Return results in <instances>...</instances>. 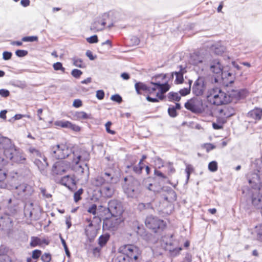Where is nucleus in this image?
<instances>
[{"instance_id":"obj_1","label":"nucleus","mask_w":262,"mask_h":262,"mask_svg":"<svg viewBox=\"0 0 262 262\" xmlns=\"http://www.w3.org/2000/svg\"><path fill=\"white\" fill-rule=\"evenodd\" d=\"M67 168H70L78 174H82L84 168L80 162H88L90 159V154L82 150L78 146L69 147L67 145Z\"/></svg>"},{"instance_id":"obj_2","label":"nucleus","mask_w":262,"mask_h":262,"mask_svg":"<svg viewBox=\"0 0 262 262\" xmlns=\"http://www.w3.org/2000/svg\"><path fill=\"white\" fill-rule=\"evenodd\" d=\"M3 143L0 149L3 150L4 155L7 159L17 163H24L25 161L26 158L24 157L19 149L12 143L10 139L7 138Z\"/></svg>"},{"instance_id":"obj_3","label":"nucleus","mask_w":262,"mask_h":262,"mask_svg":"<svg viewBox=\"0 0 262 262\" xmlns=\"http://www.w3.org/2000/svg\"><path fill=\"white\" fill-rule=\"evenodd\" d=\"M206 98L209 103L215 106L226 104L232 101L229 95L218 87L208 90Z\"/></svg>"},{"instance_id":"obj_4","label":"nucleus","mask_w":262,"mask_h":262,"mask_svg":"<svg viewBox=\"0 0 262 262\" xmlns=\"http://www.w3.org/2000/svg\"><path fill=\"white\" fill-rule=\"evenodd\" d=\"M99 211V213H105L114 217H120L124 212V209L121 202L114 199L108 202L107 207L100 205Z\"/></svg>"},{"instance_id":"obj_5","label":"nucleus","mask_w":262,"mask_h":262,"mask_svg":"<svg viewBox=\"0 0 262 262\" xmlns=\"http://www.w3.org/2000/svg\"><path fill=\"white\" fill-rule=\"evenodd\" d=\"M243 208L249 213L253 211L254 209H260L262 215V197L259 196L253 191L246 196L245 202L243 203Z\"/></svg>"},{"instance_id":"obj_6","label":"nucleus","mask_w":262,"mask_h":262,"mask_svg":"<svg viewBox=\"0 0 262 262\" xmlns=\"http://www.w3.org/2000/svg\"><path fill=\"white\" fill-rule=\"evenodd\" d=\"M184 107L192 113L199 115L205 111L207 105L201 98L193 97L185 103Z\"/></svg>"},{"instance_id":"obj_7","label":"nucleus","mask_w":262,"mask_h":262,"mask_svg":"<svg viewBox=\"0 0 262 262\" xmlns=\"http://www.w3.org/2000/svg\"><path fill=\"white\" fill-rule=\"evenodd\" d=\"M145 224L147 228L155 233H160L165 229L166 224L163 220L152 215L146 217Z\"/></svg>"},{"instance_id":"obj_8","label":"nucleus","mask_w":262,"mask_h":262,"mask_svg":"<svg viewBox=\"0 0 262 262\" xmlns=\"http://www.w3.org/2000/svg\"><path fill=\"white\" fill-rule=\"evenodd\" d=\"M118 252L127 255L132 260V262H133V260L137 261L142 254V251L140 248L132 244L121 246L118 249Z\"/></svg>"},{"instance_id":"obj_9","label":"nucleus","mask_w":262,"mask_h":262,"mask_svg":"<svg viewBox=\"0 0 262 262\" xmlns=\"http://www.w3.org/2000/svg\"><path fill=\"white\" fill-rule=\"evenodd\" d=\"M100 216L103 217L102 230L115 231L123 222L120 217H114L105 213H100Z\"/></svg>"},{"instance_id":"obj_10","label":"nucleus","mask_w":262,"mask_h":262,"mask_svg":"<svg viewBox=\"0 0 262 262\" xmlns=\"http://www.w3.org/2000/svg\"><path fill=\"white\" fill-rule=\"evenodd\" d=\"M141 184L135 179H133L123 186L124 193L127 197L137 198L141 193Z\"/></svg>"},{"instance_id":"obj_11","label":"nucleus","mask_w":262,"mask_h":262,"mask_svg":"<svg viewBox=\"0 0 262 262\" xmlns=\"http://www.w3.org/2000/svg\"><path fill=\"white\" fill-rule=\"evenodd\" d=\"M78 180V179H76L74 174L72 176L67 174V188L72 192H74L73 197L75 203H77L82 199L81 195L83 193V189L82 188L76 191Z\"/></svg>"},{"instance_id":"obj_12","label":"nucleus","mask_w":262,"mask_h":262,"mask_svg":"<svg viewBox=\"0 0 262 262\" xmlns=\"http://www.w3.org/2000/svg\"><path fill=\"white\" fill-rule=\"evenodd\" d=\"M65 172L66 162L64 160H59L54 163L52 169V174L55 177L56 181L61 177V179L59 180V183L64 186H66V182L63 180L65 177H62V176Z\"/></svg>"},{"instance_id":"obj_13","label":"nucleus","mask_w":262,"mask_h":262,"mask_svg":"<svg viewBox=\"0 0 262 262\" xmlns=\"http://www.w3.org/2000/svg\"><path fill=\"white\" fill-rule=\"evenodd\" d=\"M207 86V82L205 77L199 76L194 82L192 87V93L194 97H198L203 95Z\"/></svg>"},{"instance_id":"obj_14","label":"nucleus","mask_w":262,"mask_h":262,"mask_svg":"<svg viewBox=\"0 0 262 262\" xmlns=\"http://www.w3.org/2000/svg\"><path fill=\"white\" fill-rule=\"evenodd\" d=\"M128 161L129 163L127 164V162L125 163V172L126 173L132 174L135 173L137 175H140L142 173L141 167L137 166L136 164L137 162V157L136 156H129Z\"/></svg>"},{"instance_id":"obj_15","label":"nucleus","mask_w":262,"mask_h":262,"mask_svg":"<svg viewBox=\"0 0 262 262\" xmlns=\"http://www.w3.org/2000/svg\"><path fill=\"white\" fill-rule=\"evenodd\" d=\"M235 71L230 67L227 66L224 67V70L219 79H222L224 82L229 84L233 83L235 79Z\"/></svg>"},{"instance_id":"obj_16","label":"nucleus","mask_w":262,"mask_h":262,"mask_svg":"<svg viewBox=\"0 0 262 262\" xmlns=\"http://www.w3.org/2000/svg\"><path fill=\"white\" fill-rule=\"evenodd\" d=\"M107 15H101L97 17L90 26V30L94 32L101 31L105 28L106 18Z\"/></svg>"},{"instance_id":"obj_17","label":"nucleus","mask_w":262,"mask_h":262,"mask_svg":"<svg viewBox=\"0 0 262 262\" xmlns=\"http://www.w3.org/2000/svg\"><path fill=\"white\" fill-rule=\"evenodd\" d=\"M210 69L211 71L216 74L214 79L215 81H217L223 73L224 67L222 65L219 59H215L211 62Z\"/></svg>"},{"instance_id":"obj_18","label":"nucleus","mask_w":262,"mask_h":262,"mask_svg":"<svg viewBox=\"0 0 262 262\" xmlns=\"http://www.w3.org/2000/svg\"><path fill=\"white\" fill-rule=\"evenodd\" d=\"M154 175L155 177L153 178L154 180L158 182L159 185L169 184L176 188V185H173V183L169 180L168 178L160 170L155 169L154 170Z\"/></svg>"},{"instance_id":"obj_19","label":"nucleus","mask_w":262,"mask_h":262,"mask_svg":"<svg viewBox=\"0 0 262 262\" xmlns=\"http://www.w3.org/2000/svg\"><path fill=\"white\" fill-rule=\"evenodd\" d=\"M256 179H249L248 183L253 189L252 191L262 197V182L259 183V176L255 174Z\"/></svg>"},{"instance_id":"obj_20","label":"nucleus","mask_w":262,"mask_h":262,"mask_svg":"<svg viewBox=\"0 0 262 262\" xmlns=\"http://www.w3.org/2000/svg\"><path fill=\"white\" fill-rule=\"evenodd\" d=\"M135 89L138 95H142L143 93H148V94H151L154 93L152 91V85L149 86L144 82L138 81L135 84Z\"/></svg>"},{"instance_id":"obj_21","label":"nucleus","mask_w":262,"mask_h":262,"mask_svg":"<svg viewBox=\"0 0 262 262\" xmlns=\"http://www.w3.org/2000/svg\"><path fill=\"white\" fill-rule=\"evenodd\" d=\"M34 164L37 166L41 172H45L48 166L47 158L42 154L35 157Z\"/></svg>"},{"instance_id":"obj_22","label":"nucleus","mask_w":262,"mask_h":262,"mask_svg":"<svg viewBox=\"0 0 262 262\" xmlns=\"http://www.w3.org/2000/svg\"><path fill=\"white\" fill-rule=\"evenodd\" d=\"M170 89V85L168 83V80H165L163 82H162V81H157L155 80L151 90L154 91V92L158 90L165 93L168 92Z\"/></svg>"},{"instance_id":"obj_23","label":"nucleus","mask_w":262,"mask_h":262,"mask_svg":"<svg viewBox=\"0 0 262 262\" xmlns=\"http://www.w3.org/2000/svg\"><path fill=\"white\" fill-rule=\"evenodd\" d=\"M248 94L249 91L247 89L244 88L239 90H233L229 95V97H230V99L235 98L239 100L246 98Z\"/></svg>"},{"instance_id":"obj_24","label":"nucleus","mask_w":262,"mask_h":262,"mask_svg":"<svg viewBox=\"0 0 262 262\" xmlns=\"http://www.w3.org/2000/svg\"><path fill=\"white\" fill-rule=\"evenodd\" d=\"M49 244L50 241L48 238H40L37 236H32L31 237L30 246L31 247H42L43 245L47 246Z\"/></svg>"},{"instance_id":"obj_25","label":"nucleus","mask_w":262,"mask_h":262,"mask_svg":"<svg viewBox=\"0 0 262 262\" xmlns=\"http://www.w3.org/2000/svg\"><path fill=\"white\" fill-rule=\"evenodd\" d=\"M64 145H57L53 147V156L60 160H64L65 158Z\"/></svg>"},{"instance_id":"obj_26","label":"nucleus","mask_w":262,"mask_h":262,"mask_svg":"<svg viewBox=\"0 0 262 262\" xmlns=\"http://www.w3.org/2000/svg\"><path fill=\"white\" fill-rule=\"evenodd\" d=\"M219 112L226 118L234 116L236 113L235 108L229 105L224 106L219 110Z\"/></svg>"},{"instance_id":"obj_27","label":"nucleus","mask_w":262,"mask_h":262,"mask_svg":"<svg viewBox=\"0 0 262 262\" xmlns=\"http://www.w3.org/2000/svg\"><path fill=\"white\" fill-rule=\"evenodd\" d=\"M180 70L179 71H174L173 73L174 75H176V78L174 81V83L176 84H181L183 83L184 80L183 75L186 72L185 67H184L182 65H180L179 66Z\"/></svg>"},{"instance_id":"obj_28","label":"nucleus","mask_w":262,"mask_h":262,"mask_svg":"<svg viewBox=\"0 0 262 262\" xmlns=\"http://www.w3.org/2000/svg\"><path fill=\"white\" fill-rule=\"evenodd\" d=\"M189 63L194 66L203 62V58L199 52H193L190 55Z\"/></svg>"},{"instance_id":"obj_29","label":"nucleus","mask_w":262,"mask_h":262,"mask_svg":"<svg viewBox=\"0 0 262 262\" xmlns=\"http://www.w3.org/2000/svg\"><path fill=\"white\" fill-rule=\"evenodd\" d=\"M98 230L97 227L94 226L92 228L85 229V233L90 243L94 242L95 238L97 236Z\"/></svg>"},{"instance_id":"obj_30","label":"nucleus","mask_w":262,"mask_h":262,"mask_svg":"<svg viewBox=\"0 0 262 262\" xmlns=\"http://www.w3.org/2000/svg\"><path fill=\"white\" fill-rule=\"evenodd\" d=\"M8 249L2 245L0 246V262H12L11 257L8 255Z\"/></svg>"},{"instance_id":"obj_31","label":"nucleus","mask_w":262,"mask_h":262,"mask_svg":"<svg viewBox=\"0 0 262 262\" xmlns=\"http://www.w3.org/2000/svg\"><path fill=\"white\" fill-rule=\"evenodd\" d=\"M248 116L255 120H259L262 117V108L256 107L248 113Z\"/></svg>"},{"instance_id":"obj_32","label":"nucleus","mask_w":262,"mask_h":262,"mask_svg":"<svg viewBox=\"0 0 262 262\" xmlns=\"http://www.w3.org/2000/svg\"><path fill=\"white\" fill-rule=\"evenodd\" d=\"M227 122L225 118L218 117L216 118V122H212V128L215 130L222 129L224 127V124Z\"/></svg>"},{"instance_id":"obj_33","label":"nucleus","mask_w":262,"mask_h":262,"mask_svg":"<svg viewBox=\"0 0 262 262\" xmlns=\"http://www.w3.org/2000/svg\"><path fill=\"white\" fill-rule=\"evenodd\" d=\"M100 191L101 195L105 198H111L114 194V190L108 185L102 187Z\"/></svg>"},{"instance_id":"obj_34","label":"nucleus","mask_w":262,"mask_h":262,"mask_svg":"<svg viewBox=\"0 0 262 262\" xmlns=\"http://www.w3.org/2000/svg\"><path fill=\"white\" fill-rule=\"evenodd\" d=\"M72 61V64L74 66L79 68L81 69H84L86 67L85 63H84L81 58H78L76 56H74L71 58Z\"/></svg>"},{"instance_id":"obj_35","label":"nucleus","mask_w":262,"mask_h":262,"mask_svg":"<svg viewBox=\"0 0 262 262\" xmlns=\"http://www.w3.org/2000/svg\"><path fill=\"white\" fill-rule=\"evenodd\" d=\"M110 238V234L108 233H105V234L101 235L98 239L99 246L103 247L106 245Z\"/></svg>"},{"instance_id":"obj_36","label":"nucleus","mask_w":262,"mask_h":262,"mask_svg":"<svg viewBox=\"0 0 262 262\" xmlns=\"http://www.w3.org/2000/svg\"><path fill=\"white\" fill-rule=\"evenodd\" d=\"M167 100L169 102L177 101L179 102L181 100V96L177 92L171 91L167 94Z\"/></svg>"},{"instance_id":"obj_37","label":"nucleus","mask_w":262,"mask_h":262,"mask_svg":"<svg viewBox=\"0 0 262 262\" xmlns=\"http://www.w3.org/2000/svg\"><path fill=\"white\" fill-rule=\"evenodd\" d=\"M137 209L140 212H142L146 210L153 209L154 208L151 202H148L146 203H139L137 206Z\"/></svg>"},{"instance_id":"obj_38","label":"nucleus","mask_w":262,"mask_h":262,"mask_svg":"<svg viewBox=\"0 0 262 262\" xmlns=\"http://www.w3.org/2000/svg\"><path fill=\"white\" fill-rule=\"evenodd\" d=\"M108 180H105L101 175L98 176L94 180V185L96 187H100L105 184H108Z\"/></svg>"},{"instance_id":"obj_39","label":"nucleus","mask_w":262,"mask_h":262,"mask_svg":"<svg viewBox=\"0 0 262 262\" xmlns=\"http://www.w3.org/2000/svg\"><path fill=\"white\" fill-rule=\"evenodd\" d=\"M167 74H156L154 76H153L151 77V81L150 82V84L153 86V83H154L155 80L158 81H162V82L164 81V80H165L166 78Z\"/></svg>"},{"instance_id":"obj_40","label":"nucleus","mask_w":262,"mask_h":262,"mask_svg":"<svg viewBox=\"0 0 262 262\" xmlns=\"http://www.w3.org/2000/svg\"><path fill=\"white\" fill-rule=\"evenodd\" d=\"M182 250V248L181 247H176V248L170 247V248H166V250L169 251L170 255L173 257L177 256L178 255H179L180 251Z\"/></svg>"},{"instance_id":"obj_41","label":"nucleus","mask_w":262,"mask_h":262,"mask_svg":"<svg viewBox=\"0 0 262 262\" xmlns=\"http://www.w3.org/2000/svg\"><path fill=\"white\" fill-rule=\"evenodd\" d=\"M91 114H88L86 113L81 111V112H76L74 114V116L77 117L78 119H88L91 118Z\"/></svg>"},{"instance_id":"obj_42","label":"nucleus","mask_w":262,"mask_h":262,"mask_svg":"<svg viewBox=\"0 0 262 262\" xmlns=\"http://www.w3.org/2000/svg\"><path fill=\"white\" fill-rule=\"evenodd\" d=\"M67 128H69L74 132H78L81 130V127L71 122L67 121Z\"/></svg>"},{"instance_id":"obj_43","label":"nucleus","mask_w":262,"mask_h":262,"mask_svg":"<svg viewBox=\"0 0 262 262\" xmlns=\"http://www.w3.org/2000/svg\"><path fill=\"white\" fill-rule=\"evenodd\" d=\"M167 113L171 118H176L178 115L177 110L173 107V105H169L167 109Z\"/></svg>"},{"instance_id":"obj_44","label":"nucleus","mask_w":262,"mask_h":262,"mask_svg":"<svg viewBox=\"0 0 262 262\" xmlns=\"http://www.w3.org/2000/svg\"><path fill=\"white\" fill-rule=\"evenodd\" d=\"M116 258V262H132V260L127 255L120 253Z\"/></svg>"},{"instance_id":"obj_45","label":"nucleus","mask_w":262,"mask_h":262,"mask_svg":"<svg viewBox=\"0 0 262 262\" xmlns=\"http://www.w3.org/2000/svg\"><path fill=\"white\" fill-rule=\"evenodd\" d=\"M102 15H107V17H106L105 26L107 25V27L109 29L111 28L114 25V21H113L112 19L110 17V13H104Z\"/></svg>"},{"instance_id":"obj_46","label":"nucleus","mask_w":262,"mask_h":262,"mask_svg":"<svg viewBox=\"0 0 262 262\" xmlns=\"http://www.w3.org/2000/svg\"><path fill=\"white\" fill-rule=\"evenodd\" d=\"M208 169L211 172H215L217 170L218 165L216 161H212L208 163Z\"/></svg>"},{"instance_id":"obj_47","label":"nucleus","mask_w":262,"mask_h":262,"mask_svg":"<svg viewBox=\"0 0 262 262\" xmlns=\"http://www.w3.org/2000/svg\"><path fill=\"white\" fill-rule=\"evenodd\" d=\"M162 187H163V189L161 190L164 191H166L168 194H171L173 198L176 200L177 199V194L176 192L170 187H166L164 186V184H160Z\"/></svg>"},{"instance_id":"obj_48","label":"nucleus","mask_w":262,"mask_h":262,"mask_svg":"<svg viewBox=\"0 0 262 262\" xmlns=\"http://www.w3.org/2000/svg\"><path fill=\"white\" fill-rule=\"evenodd\" d=\"M102 220H103V217H102V216H99L95 215L93 217V223H94L96 225H94V227H97V228H98V229H99Z\"/></svg>"},{"instance_id":"obj_49","label":"nucleus","mask_w":262,"mask_h":262,"mask_svg":"<svg viewBox=\"0 0 262 262\" xmlns=\"http://www.w3.org/2000/svg\"><path fill=\"white\" fill-rule=\"evenodd\" d=\"M111 100L114 102L120 104L123 101L122 97L118 94L112 95L111 97Z\"/></svg>"},{"instance_id":"obj_50","label":"nucleus","mask_w":262,"mask_h":262,"mask_svg":"<svg viewBox=\"0 0 262 262\" xmlns=\"http://www.w3.org/2000/svg\"><path fill=\"white\" fill-rule=\"evenodd\" d=\"M82 73L83 72L80 70L74 69L72 70L71 74L73 77L78 79L80 77Z\"/></svg>"},{"instance_id":"obj_51","label":"nucleus","mask_w":262,"mask_h":262,"mask_svg":"<svg viewBox=\"0 0 262 262\" xmlns=\"http://www.w3.org/2000/svg\"><path fill=\"white\" fill-rule=\"evenodd\" d=\"M166 166L168 168V174L171 176L176 172V169L173 166V163L171 162H168L166 163Z\"/></svg>"},{"instance_id":"obj_52","label":"nucleus","mask_w":262,"mask_h":262,"mask_svg":"<svg viewBox=\"0 0 262 262\" xmlns=\"http://www.w3.org/2000/svg\"><path fill=\"white\" fill-rule=\"evenodd\" d=\"M191 92L190 85L188 88H184L183 89H181L179 91V93L180 94V96H185L188 94H189Z\"/></svg>"},{"instance_id":"obj_53","label":"nucleus","mask_w":262,"mask_h":262,"mask_svg":"<svg viewBox=\"0 0 262 262\" xmlns=\"http://www.w3.org/2000/svg\"><path fill=\"white\" fill-rule=\"evenodd\" d=\"M255 170L257 171L258 172L260 173L262 172V156L260 159H257L255 160Z\"/></svg>"},{"instance_id":"obj_54","label":"nucleus","mask_w":262,"mask_h":262,"mask_svg":"<svg viewBox=\"0 0 262 262\" xmlns=\"http://www.w3.org/2000/svg\"><path fill=\"white\" fill-rule=\"evenodd\" d=\"M86 40L88 42L91 44L96 43L99 41L98 36L96 34L87 37Z\"/></svg>"},{"instance_id":"obj_55","label":"nucleus","mask_w":262,"mask_h":262,"mask_svg":"<svg viewBox=\"0 0 262 262\" xmlns=\"http://www.w3.org/2000/svg\"><path fill=\"white\" fill-rule=\"evenodd\" d=\"M21 40L24 42L38 41V38L36 36H25L22 38Z\"/></svg>"},{"instance_id":"obj_56","label":"nucleus","mask_w":262,"mask_h":262,"mask_svg":"<svg viewBox=\"0 0 262 262\" xmlns=\"http://www.w3.org/2000/svg\"><path fill=\"white\" fill-rule=\"evenodd\" d=\"M42 252L41 250L38 249H35L32 251V256L31 257L34 259L38 260V258L41 257Z\"/></svg>"},{"instance_id":"obj_57","label":"nucleus","mask_w":262,"mask_h":262,"mask_svg":"<svg viewBox=\"0 0 262 262\" xmlns=\"http://www.w3.org/2000/svg\"><path fill=\"white\" fill-rule=\"evenodd\" d=\"M112 124V123L111 121H108L105 124V127L106 132L111 134V135H115L116 134V132L114 130H112L111 129V126Z\"/></svg>"},{"instance_id":"obj_58","label":"nucleus","mask_w":262,"mask_h":262,"mask_svg":"<svg viewBox=\"0 0 262 262\" xmlns=\"http://www.w3.org/2000/svg\"><path fill=\"white\" fill-rule=\"evenodd\" d=\"M97 206L96 204H92L87 210L89 213H92L93 215H96L97 213Z\"/></svg>"},{"instance_id":"obj_59","label":"nucleus","mask_w":262,"mask_h":262,"mask_svg":"<svg viewBox=\"0 0 262 262\" xmlns=\"http://www.w3.org/2000/svg\"><path fill=\"white\" fill-rule=\"evenodd\" d=\"M51 258V255L49 253H45L41 256V260L43 262H50Z\"/></svg>"},{"instance_id":"obj_60","label":"nucleus","mask_w":262,"mask_h":262,"mask_svg":"<svg viewBox=\"0 0 262 262\" xmlns=\"http://www.w3.org/2000/svg\"><path fill=\"white\" fill-rule=\"evenodd\" d=\"M102 247H96L93 248L92 253L95 257H99L100 256V252Z\"/></svg>"},{"instance_id":"obj_61","label":"nucleus","mask_w":262,"mask_h":262,"mask_svg":"<svg viewBox=\"0 0 262 262\" xmlns=\"http://www.w3.org/2000/svg\"><path fill=\"white\" fill-rule=\"evenodd\" d=\"M130 41L131 42L130 45L132 46H137L140 42V39L136 36H133L130 38Z\"/></svg>"},{"instance_id":"obj_62","label":"nucleus","mask_w":262,"mask_h":262,"mask_svg":"<svg viewBox=\"0 0 262 262\" xmlns=\"http://www.w3.org/2000/svg\"><path fill=\"white\" fill-rule=\"evenodd\" d=\"M164 94V93L158 90V92L156 93V97L159 101L160 100L163 101L166 99L167 96Z\"/></svg>"},{"instance_id":"obj_63","label":"nucleus","mask_w":262,"mask_h":262,"mask_svg":"<svg viewBox=\"0 0 262 262\" xmlns=\"http://www.w3.org/2000/svg\"><path fill=\"white\" fill-rule=\"evenodd\" d=\"M203 147L206 149L207 152H209L211 150L215 149L216 147L215 145L210 143L204 144Z\"/></svg>"},{"instance_id":"obj_64","label":"nucleus","mask_w":262,"mask_h":262,"mask_svg":"<svg viewBox=\"0 0 262 262\" xmlns=\"http://www.w3.org/2000/svg\"><path fill=\"white\" fill-rule=\"evenodd\" d=\"M105 93L103 90H99L96 91V97L98 100L103 99Z\"/></svg>"}]
</instances>
